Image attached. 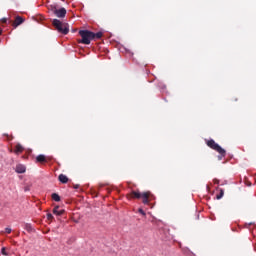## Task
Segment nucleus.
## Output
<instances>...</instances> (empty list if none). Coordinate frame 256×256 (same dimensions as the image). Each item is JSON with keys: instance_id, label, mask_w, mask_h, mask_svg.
I'll return each instance as SVG.
<instances>
[{"instance_id": "1", "label": "nucleus", "mask_w": 256, "mask_h": 256, "mask_svg": "<svg viewBox=\"0 0 256 256\" xmlns=\"http://www.w3.org/2000/svg\"><path fill=\"white\" fill-rule=\"evenodd\" d=\"M79 35L82 37V39L78 40V43H82L83 45H91V41L94 39H101V37H103V32L95 33L89 30H80Z\"/></svg>"}, {"instance_id": "2", "label": "nucleus", "mask_w": 256, "mask_h": 256, "mask_svg": "<svg viewBox=\"0 0 256 256\" xmlns=\"http://www.w3.org/2000/svg\"><path fill=\"white\" fill-rule=\"evenodd\" d=\"M128 199H142V203L144 205H149L151 203V199H153V194L149 191L147 192H139V191H132L130 194L127 195Z\"/></svg>"}, {"instance_id": "3", "label": "nucleus", "mask_w": 256, "mask_h": 256, "mask_svg": "<svg viewBox=\"0 0 256 256\" xmlns=\"http://www.w3.org/2000/svg\"><path fill=\"white\" fill-rule=\"evenodd\" d=\"M52 25L53 27H55L56 31H58V33H61L62 35H68L69 34V24L62 22L59 19H54L52 21Z\"/></svg>"}, {"instance_id": "4", "label": "nucleus", "mask_w": 256, "mask_h": 256, "mask_svg": "<svg viewBox=\"0 0 256 256\" xmlns=\"http://www.w3.org/2000/svg\"><path fill=\"white\" fill-rule=\"evenodd\" d=\"M206 145H208V147H210V149H213V151H217V153L222 155V157H225V155H227V152L225 151V149H223L213 139H210V140L206 141Z\"/></svg>"}, {"instance_id": "5", "label": "nucleus", "mask_w": 256, "mask_h": 256, "mask_svg": "<svg viewBox=\"0 0 256 256\" xmlns=\"http://www.w3.org/2000/svg\"><path fill=\"white\" fill-rule=\"evenodd\" d=\"M54 15L57 16L59 19H64V17L67 15V10L65 8H57Z\"/></svg>"}, {"instance_id": "6", "label": "nucleus", "mask_w": 256, "mask_h": 256, "mask_svg": "<svg viewBox=\"0 0 256 256\" xmlns=\"http://www.w3.org/2000/svg\"><path fill=\"white\" fill-rule=\"evenodd\" d=\"M22 23H25V19H23V17L21 16H17L14 20V22L12 23V26L14 29H17V27H19V25H22Z\"/></svg>"}, {"instance_id": "7", "label": "nucleus", "mask_w": 256, "mask_h": 256, "mask_svg": "<svg viewBox=\"0 0 256 256\" xmlns=\"http://www.w3.org/2000/svg\"><path fill=\"white\" fill-rule=\"evenodd\" d=\"M23 151H25V148H23V146L21 144H17L15 146V150H14V153L16 155H19V153H23Z\"/></svg>"}, {"instance_id": "8", "label": "nucleus", "mask_w": 256, "mask_h": 256, "mask_svg": "<svg viewBox=\"0 0 256 256\" xmlns=\"http://www.w3.org/2000/svg\"><path fill=\"white\" fill-rule=\"evenodd\" d=\"M37 163H47V157L45 155L40 154L36 157Z\"/></svg>"}, {"instance_id": "9", "label": "nucleus", "mask_w": 256, "mask_h": 256, "mask_svg": "<svg viewBox=\"0 0 256 256\" xmlns=\"http://www.w3.org/2000/svg\"><path fill=\"white\" fill-rule=\"evenodd\" d=\"M58 180L60 181V183H63V184L69 182V178L65 174H60L58 176Z\"/></svg>"}, {"instance_id": "10", "label": "nucleus", "mask_w": 256, "mask_h": 256, "mask_svg": "<svg viewBox=\"0 0 256 256\" xmlns=\"http://www.w3.org/2000/svg\"><path fill=\"white\" fill-rule=\"evenodd\" d=\"M25 171H26V168H25V165H23V164H18L17 166H16V173H25Z\"/></svg>"}, {"instance_id": "11", "label": "nucleus", "mask_w": 256, "mask_h": 256, "mask_svg": "<svg viewBox=\"0 0 256 256\" xmlns=\"http://www.w3.org/2000/svg\"><path fill=\"white\" fill-rule=\"evenodd\" d=\"M65 213V210H59V206L54 207L53 209V214L61 216Z\"/></svg>"}, {"instance_id": "12", "label": "nucleus", "mask_w": 256, "mask_h": 256, "mask_svg": "<svg viewBox=\"0 0 256 256\" xmlns=\"http://www.w3.org/2000/svg\"><path fill=\"white\" fill-rule=\"evenodd\" d=\"M51 197H52L53 201H56L57 203H59V201H61V196H59V194H57V193H53L51 195Z\"/></svg>"}, {"instance_id": "13", "label": "nucleus", "mask_w": 256, "mask_h": 256, "mask_svg": "<svg viewBox=\"0 0 256 256\" xmlns=\"http://www.w3.org/2000/svg\"><path fill=\"white\" fill-rule=\"evenodd\" d=\"M48 9L55 14V12L57 11V5L56 4H51Z\"/></svg>"}, {"instance_id": "14", "label": "nucleus", "mask_w": 256, "mask_h": 256, "mask_svg": "<svg viewBox=\"0 0 256 256\" xmlns=\"http://www.w3.org/2000/svg\"><path fill=\"white\" fill-rule=\"evenodd\" d=\"M224 195H225V191H223V189H220V193L216 196V199H223Z\"/></svg>"}, {"instance_id": "15", "label": "nucleus", "mask_w": 256, "mask_h": 256, "mask_svg": "<svg viewBox=\"0 0 256 256\" xmlns=\"http://www.w3.org/2000/svg\"><path fill=\"white\" fill-rule=\"evenodd\" d=\"M1 253L2 255L9 256V253H7V249L5 247L1 249Z\"/></svg>"}, {"instance_id": "16", "label": "nucleus", "mask_w": 256, "mask_h": 256, "mask_svg": "<svg viewBox=\"0 0 256 256\" xmlns=\"http://www.w3.org/2000/svg\"><path fill=\"white\" fill-rule=\"evenodd\" d=\"M138 213H140V215H143V217H145L146 213L142 208L138 209Z\"/></svg>"}, {"instance_id": "17", "label": "nucleus", "mask_w": 256, "mask_h": 256, "mask_svg": "<svg viewBox=\"0 0 256 256\" xmlns=\"http://www.w3.org/2000/svg\"><path fill=\"white\" fill-rule=\"evenodd\" d=\"M47 219H48V221H53V214L48 213L47 214Z\"/></svg>"}, {"instance_id": "18", "label": "nucleus", "mask_w": 256, "mask_h": 256, "mask_svg": "<svg viewBox=\"0 0 256 256\" xmlns=\"http://www.w3.org/2000/svg\"><path fill=\"white\" fill-rule=\"evenodd\" d=\"M27 231H31V224H26Z\"/></svg>"}, {"instance_id": "19", "label": "nucleus", "mask_w": 256, "mask_h": 256, "mask_svg": "<svg viewBox=\"0 0 256 256\" xmlns=\"http://www.w3.org/2000/svg\"><path fill=\"white\" fill-rule=\"evenodd\" d=\"M5 231L8 235L11 234V228H6Z\"/></svg>"}, {"instance_id": "20", "label": "nucleus", "mask_w": 256, "mask_h": 256, "mask_svg": "<svg viewBox=\"0 0 256 256\" xmlns=\"http://www.w3.org/2000/svg\"><path fill=\"white\" fill-rule=\"evenodd\" d=\"M1 22H2V23H7V18H2V19H1Z\"/></svg>"}, {"instance_id": "21", "label": "nucleus", "mask_w": 256, "mask_h": 256, "mask_svg": "<svg viewBox=\"0 0 256 256\" xmlns=\"http://www.w3.org/2000/svg\"><path fill=\"white\" fill-rule=\"evenodd\" d=\"M74 189H79V184L74 185Z\"/></svg>"}, {"instance_id": "22", "label": "nucleus", "mask_w": 256, "mask_h": 256, "mask_svg": "<svg viewBox=\"0 0 256 256\" xmlns=\"http://www.w3.org/2000/svg\"><path fill=\"white\" fill-rule=\"evenodd\" d=\"M214 183H216V184L218 185L219 180L215 179V180H214Z\"/></svg>"}, {"instance_id": "23", "label": "nucleus", "mask_w": 256, "mask_h": 256, "mask_svg": "<svg viewBox=\"0 0 256 256\" xmlns=\"http://www.w3.org/2000/svg\"><path fill=\"white\" fill-rule=\"evenodd\" d=\"M222 157H225V156H223V155H221V156H218V159H222Z\"/></svg>"}, {"instance_id": "24", "label": "nucleus", "mask_w": 256, "mask_h": 256, "mask_svg": "<svg viewBox=\"0 0 256 256\" xmlns=\"http://www.w3.org/2000/svg\"><path fill=\"white\" fill-rule=\"evenodd\" d=\"M2 33H3V30L0 29V35H2Z\"/></svg>"}, {"instance_id": "25", "label": "nucleus", "mask_w": 256, "mask_h": 256, "mask_svg": "<svg viewBox=\"0 0 256 256\" xmlns=\"http://www.w3.org/2000/svg\"><path fill=\"white\" fill-rule=\"evenodd\" d=\"M10 141H11V139H13V137H10V138H8Z\"/></svg>"}]
</instances>
